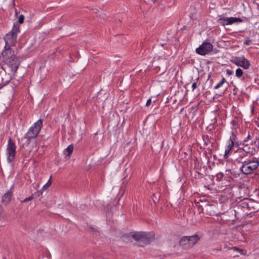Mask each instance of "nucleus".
Listing matches in <instances>:
<instances>
[{"mask_svg": "<svg viewBox=\"0 0 259 259\" xmlns=\"http://www.w3.org/2000/svg\"><path fill=\"white\" fill-rule=\"evenodd\" d=\"M4 62L7 64L12 71L16 72L19 65V62L14 54V51L11 47H5V50L2 53Z\"/></svg>", "mask_w": 259, "mask_h": 259, "instance_id": "obj_1", "label": "nucleus"}, {"mask_svg": "<svg viewBox=\"0 0 259 259\" xmlns=\"http://www.w3.org/2000/svg\"><path fill=\"white\" fill-rule=\"evenodd\" d=\"M242 165L240 167V171L245 175L252 174L259 166L258 160L246 159L242 161Z\"/></svg>", "mask_w": 259, "mask_h": 259, "instance_id": "obj_2", "label": "nucleus"}, {"mask_svg": "<svg viewBox=\"0 0 259 259\" xmlns=\"http://www.w3.org/2000/svg\"><path fill=\"white\" fill-rule=\"evenodd\" d=\"M19 32V26L16 24L13 26L12 30L7 33L4 37L5 41V46L12 47L13 46L16 40L17 33Z\"/></svg>", "mask_w": 259, "mask_h": 259, "instance_id": "obj_3", "label": "nucleus"}, {"mask_svg": "<svg viewBox=\"0 0 259 259\" xmlns=\"http://www.w3.org/2000/svg\"><path fill=\"white\" fill-rule=\"evenodd\" d=\"M42 126V122L41 119L38 120L31 126L24 136L28 140V144L29 143L30 139L35 138L40 132Z\"/></svg>", "mask_w": 259, "mask_h": 259, "instance_id": "obj_4", "label": "nucleus"}, {"mask_svg": "<svg viewBox=\"0 0 259 259\" xmlns=\"http://www.w3.org/2000/svg\"><path fill=\"white\" fill-rule=\"evenodd\" d=\"M231 62L244 69H248L250 65L249 60L246 59L244 56L233 57Z\"/></svg>", "mask_w": 259, "mask_h": 259, "instance_id": "obj_5", "label": "nucleus"}, {"mask_svg": "<svg viewBox=\"0 0 259 259\" xmlns=\"http://www.w3.org/2000/svg\"><path fill=\"white\" fill-rule=\"evenodd\" d=\"M16 147L15 143L10 138L7 148V159L9 162H11L15 158Z\"/></svg>", "mask_w": 259, "mask_h": 259, "instance_id": "obj_6", "label": "nucleus"}, {"mask_svg": "<svg viewBox=\"0 0 259 259\" xmlns=\"http://www.w3.org/2000/svg\"><path fill=\"white\" fill-rule=\"evenodd\" d=\"M217 22L218 23L222 24L223 26L231 25L234 23L241 22L242 20L240 18L235 17H226L220 16L218 19Z\"/></svg>", "mask_w": 259, "mask_h": 259, "instance_id": "obj_7", "label": "nucleus"}, {"mask_svg": "<svg viewBox=\"0 0 259 259\" xmlns=\"http://www.w3.org/2000/svg\"><path fill=\"white\" fill-rule=\"evenodd\" d=\"M213 46L211 43L204 42L196 49V52L201 55H205L210 52Z\"/></svg>", "mask_w": 259, "mask_h": 259, "instance_id": "obj_8", "label": "nucleus"}, {"mask_svg": "<svg viewBox=\"0 0 259 259\" xmlns=\"http://www.w3.org/2000/svg\"><path fill=\"white\" fill-rule=\"evenodd\" d=\"M13 186L11 189L8 190L2 197V202L6 204L9 203L11 200L12 196V189Z\"/></svg>", "mask_w": 259, "mask_h": 259, "instance_id": "obj_9", "label": "nucleus"}, {"mask_svg": "<svg viewBox=\"0 0 259 259\" xmlns=\"http://www.w3.org/2000/svg\"><path fill=\"white\" fill-rule=\"evenodd\" d=\"M187 239L189 241V246L191 247L199 240V237L197 235H195L189 237L187 236Z\"/></svg>", "mask_w": 259, "mask_h": 259, "instance_id": "obj_10", "label": "nucleus"}, {"mask_svg": "<svg viewBox=\"0 0 259 259\" xmlns=\"http://www.w3.org/2000/svg\"><path fill=\"white\" fill-rule=\"evenodd\" d=\"M236 156L241 159V162H242L243 160H246L245 159L246 156L247 154L243 151V150L241 148H239L236 151Z\"/></svg>", "mask_w": 259, "mask_h": 259, "instance_id": "obj_11", "label": "nucleus"}, {"mask_svg": "<svg viewBox=\"0 0 259 259\" xmlns=\"http://www.w3.org/2000/svg\"><path fill=\"white\" fill-rule=\"evenodd\" d=\"M243 145H244V146L241 148L247 154H250L253 155L254 154L255 149L253 147L248 146L247 144H245V143H243Z\"/></svg>", "mask_w": 259, "mask_h": 259, "instance_id": "obj_12", "label": "nucleus"}, {"mask_svg": "<svg viewBox=\"0 0 259 259\" xmlns=\"http://www.w3.org/2000/svg\"><path fill=\"white\" fill-rule=\"evenodd\" d=\"M145 232H137L132 234V237L136 240H144Z\"/></svg>", "mask_w": 259, "mask_h": 259, "instance_id": "obj_13", "label": "nucleus"}, {"mask_svg": "<svg viewBox=\"0 0 259 259\" xmlns=\"http://www.w3.org/2000/svg\"><path fill=\"white\" fill-rule=\"evenodd\" d=\"M144 241H147L149 243L153 240L155 238V235L153 233H146L145 232Z\"/></svg>", "mask_w": 259, "mask_h": 259, "instance_id": "obj_14", "label": "nucleus"}, {"mask_svg": "<svg viewBox=\"0 0 259 259\" xmlns=\"http://www.w3.org/2000/svg\"><path fill=\"white\" fill-rule=\"evenodd\" d=\"M73 146L72 145H69L66 149L64 151V154L66 155V157H68V158H70L73 151Z\"/></svg>", "mask_w": 259, "mask_h": 259, "instance_id": "obj_15", "label": "nucleus"}, {"mask_svg": "<svg viewBox=\"0 0 259 259\" xmlns=\"http://www.w3.org/2000/svg\"><path fill=\"white\" fill-rule=\"evenodd\" d=\"M187 236L182 237L180 241V244L185 248H189V241H188Z\"/></svg>", "mask_w": 259, "mask_h": 259, "instance_id": "obj_16", "label": "nucleus"}, {"mask_svg": "<svg viewBox=\"0 0 259 259\" xmlns=\"http://www.w3.org/2000/svg\"><path fill=\"white\" fill-rule=\"evenodd\" d=\"M225 82H226V79L223 78L214 87L215 90L220 88Z\"/></svg>", "mask_w": 259, "mask_h": 259, "instance_id": "obj_17", "label": "nucleus"}, {"mask_svg": "<svg viewBox=\"0 0 259 259\" xmlns=\"http://www.w3.org/2000/svg\"><path fill=\"white\" fill-rule=\"evenodd\" d=\"M236 76L237 77H241L243 75V71L240 68H237L235 72Z\"/></svg>", "mask_w": 259, "mask_h": 259, "instance_id": "obj_18", "label": "nucleus"}, {"mask_svg": "<svg viewBox=\"0 0 259 259\" xmlns=\"http://www.w3.org/2000/svg\"><path fill=\"white\" fill-rule=\"evenodd\" d=\"M51 178L52 177H50V180L48 181V183H46L44 186L42 188L41 191H43V190H45L46 189H47L48 187H49L51 184H52V181H51Z\"/></svg>", "mask_w": 259, "mask_h": 259, "instance_id": "obj_19", "label": "nucleus"}, {"mask_svg": "<svg viewBox=\"0 0 259 259\" xmlns=\"http://www.w3.org/2000/svg\"><path fill=\"white\" fill-rule=\"evenodd\" d=\"M230 143L228 145V147L227 148V149H229V150H231L234 146V142H233V139L231 138L230 139Z\"/></svg>", "mask_w": 259, "mask_h": 259, "instance_id": "obj_20", "label": "nucleus"}, {"mask_svg": "<svg viewBox=\"0 0 259 259\" xmlns=\"http://www.w3.org/2000/svg\"><path fill=\"white\" fill-rule=\"evenodd\" d=\"M33 199V195H31L29 197H27V198H26L25 199H24L23 200H22L21 201L22 203L23 202H26L28 201H30L31 200H32Z\"/></svg>", "mask_w": 259, "mask_h": 259, "instance_id": "obj_21", "label": "nucleus"}, {"mask_svg": "<svg viewBox=\"0 0 259 259\" xmlns=\"http://www.w3.org/2000/svg\"><path fill=\"white\" fill-rule=\"evenodd\" d=\"M24 17L23 15H21L19 18L18 21L22 24L24 22Z\"/></svg>", "mask_w": 259, "mask_h": 259, "instance_id": "obj_22", "label": "nucleus"}, {"mask_svg": "<svg viewBox=\"0 0 259 259\" xmlns=\"http://www.w3.org/2000/svg\"><path fill=\"white\" fill-rule=\"evenodd\" d=\"M232 249H233L234 250L238 251L241 252V254H243V253L242 252L243 251V250L241 249H240L237 247H233L232 248Z\"/></svg>", "mask_w": 259, "mask_h": 259, "instance_id": "obj_23", "label": "nucleus"}, {"mask_svg": "<svg viewBox=\"0 0 259 259\" xmlns=\"http://www.w3.org/2000/svg\"><path fill=\"white\" fill-rule=\"evenodd\" d=\"M230 151V150H229V149H226L225 150V154H224V156H225V158H227L228 157V155L229 154Z\"/></svg>", "mask_w": 259, "mask_h": 259, "instance_id": "obj_24", "label": "nucleus"}, {"mask_svg": "<svg viewBox=\"0 0 259 259\" xmlns=\"http://www.w3.org/2000/svg\"><path fill=\"white\" fill-rule=\"evenodd\" d=\"M224 175L222 173H219L217 175V177L218 179H221L223 178Z\"/></svg>", "mask_w": 259, "mask_h": 259, "instance_id": "obj_25", "label": "nucleus"}, {"mask_svg": "<svg viewBox=\"0 0 259 259\" xmlns=\"http://www.w3.org/2000/svg\"><path fill=\"white\" fill-rule=\"evenodd\" d=\"M226 73H227V74L228 75H232V74H233V72L232 71H231V70L227 69L226 70Z\"/></svg>", "mask_w": 259, "mask_h": 259, "instance_id": "obj_26", "label": "nucleus"}, {"mask_svg": "<svg viewBox=\"0 0 259 259\" xmlns=\"http://www.w3.org/2000/svg\"><path fill=\"white\" fill-rule=\"evenodd\" d=\"M197 87V83L196 82H194L192 85V91H194Z\"/></svg>", "mask_w": 259, "mask_h": 259, "instance_id": "obj_27", "label": "nucleus"}, {"mask_svg": "<svg viewBox=\"0 0 259 259\" xmlns=\"http://www.w3.org/2000/svg\"><path fill=\"white\" fill-rule=\"evenodd\" d=\"M250 42H251V40L249 39V38H248L246 40H245L244 44L246 45H249Z\"/></svg>", "mask_w": 259, "mask_h": 259, "instance_id": "obj_28", "label": "nucleus"}, {"mask_svg": "<svg viewBox=\"0 0 259 259\" xmlns=\"http://www.w3.org/2000/svg\"><path fill=\"white\" fill-rule=\"evenodd\" d=\"M250 139V136L249 134L248 135L247 138L246 139H245L244 141H243V143H245V142H246L247 141H248L249 139Z\"/></svg>", "mask_w": 259, "mask_h": 259, "instance_id": "obj_29", "label": "nucleus"}, {"mask_svg": "<svg viewBox=\"0 0 259 259\" xmlns=\"http://www.w3.org/2000/svg\"><path fill=\"white\" fill-rule=\"evenodd\" d=\"M151 103V99H149L146 102V105L147 106H149L150 105Z\"/></svg>", "mask_w": 259, "mask_h": 259, "instance_id": "obj_30", "label": "nucleus"}, {"mask_svg": "<svg viewBox=\"0 0 259 259\" xmlns=\"http://www.w3.org/2000/svg\"><path fill=\"white\" fill-rule=\"evenodd\" d=\"M9 82V80H7L5 82L3 83L1 85V88L2 87H4L5 85H6Z\"/></svg>", "mask_w": 259, "mask_h": 259, "instance_id": "obj_31", "label": "nucleus"}, {"mask_svg": "<svg viewBox=\"0 0 259 259\" xmlns=\"http://www.w3.org/2000/svg\"><path fill=\"white\" fill-rule=\"evenodd\" d=\"M151 1H152L153 3H155V2L157 1V0H151Z\"/></svg>", "mask_w": 259, "mask_h": 259, "instance_id": "obj_32", "label": "nucleus"}, {"mask_svg": "<svg viewBox=\"0 0 259 259\" xmlns=\"http://www.w3.org/2000/svg\"><path fill=\"white\" fill-rule=\"evenodd\" d=\"M91 229L92 230H93V231L94 230V229H93V228H92V227H91Z\"/></svg>", "mask_w": 259, "mask_h": 259, "instance_id": "obj_33", "label": "nucleus"}, {"mask_svg": "<svg viewBox=\"0 0 259 259\" xmlns=\"http://www.w3.org/2000/svg\"><path fill=\"white\" fill-rule=\"evenodd\" d=\"M15 0H13V4H14Z\"/></svg>", "mask_w": 259, "mask_h": 259, "instance_id": "obj_34", "label": "nucleus"}]
</instances>
